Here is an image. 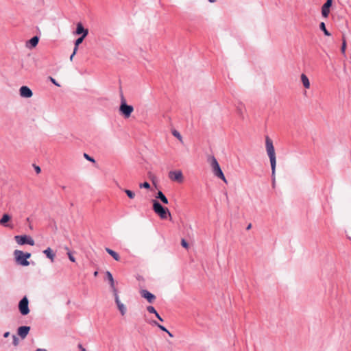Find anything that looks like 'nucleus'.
Listing matches in <instances>:
<instances>
[{"instance_id":"nucleus-32","label":"nucleus","mask_w":351,"mask_h":351,"mask_svg":"<svg viewBox=\"0 0 351 351\" xmlns=\"http://www.w3.org/2000/svg\"><path fill=\"white\" fill-rule=\"evenodd\" d=\"M84 156L87 160L90 161L92 162H95V159L93 157L90 156L88 154L84 153Z\"/></svg>"},{"instance_id":"nucleus-34","label":"nucleus","mask_w":351,"mask_h":351,"mask_svg":"<svg viewBox=\"0 0 351 351\" xmlns=\"http://www.w3.org/2000/svg\"><path fill=\"white\" fill-rule=\"evenodd\" d=\"M68 256L71 261H72V262L75 261V257L72 255V254L71 252H68Z\"/></svg>"},{"instance_id":"nucleus-45","label":"nucleus","mask_w":351,"mask_h":351,"mask_svg":"<svg viewBox=\"0 0 351 351\" xmlns=\"http://www.w3.org/2000/svg\"><path fill=\"white\" fill-rule=\"evenodd\" d=\"M97 274H98V272H97V271H95V272L94 273V276H96L97 275Z\"/></svg>"},{"instance_id":"nucleus-11","label":"nucleus","mask_w":351,"mask_h":351,"mask_svg":"<svg viewBox=\"0 0 351 351\" xmlns=\"http://www.w3.org/2000/svg\"><path fill=\"white\" fill-rule=\"evenodd\" d=\"M140 293L141 297L146 299L149 303H152L156 299V296L146 289L141 290Z\"/></svg>"},{"instance_id":"nucleus-39","label":"nucleus","mask_w":351,"mask_h":351,"mask_svg":"<svg viewBox=\"0 0 351 351\" xmlns=\"http://www.w3.org/2000/svg\"><path fill=\"white\" fill-rule=\"evenodd\" d=\"M75 54V53H74V51H73V53L71 55V56H70V60H71V61H72L73 58L74 57Z\"/></svg>"},{"instance_id":"nucleus-41","label":"nucleus","mask_w":351,"mask_h":351,"mask_svg":"<svg viewBox=\"0 0 351 351\" xmlns=\"http://www.w3.org/2000/svg\"><path fill=\"white\" fill-rule=\"evenodd\" d=\"M238 112H239V113L240 114V115H241V116H242V115H243V112H242V110H241V108H238Z\"/></svg>"},{"instance_id":"nucleus-30","label":"nucleus","mask_w":351,"mask_h":351,"mask_svg":"<svg viewBox=\"0 0 351 351\" xmlns=\"http://www.w3.org/2000/svg\"><path fill=\"white\" fill-rule=\"evenodd\" d=\"M20 253L26 260L29 258L31 256V254L29 252H23V251L20 250Z\"/></svg>"},{"instance_id":"nucleus-29","label":"nucleus","mask_w":351,"mask_h":351,"mask_svg":"<svg viewBox=\"0 0 351 351\" xmlns=\"http://www.w3.org/2000/svg\"><path fill=\"white\" fill-rule=\"evenodd\" d=\"M346 48V42L344 38H343V43L341 48V51L343 53H345Z\"/></svg>"},{"instance_id":"nucleus-19","label":"nucleus","mask_w":351,"mask_h":351,"mask_svg":"<svg viewBox=\"0 0 351 351\" xmlns=\"http://www.w3.org/2000/svg\"><path fill=\"white\" fill-rule=\"evenodd\" d=\"M156 198L159 199L164 204H169L168 199L166 197V196L161 191H158L156 195Z\"/></svg>"},{"instance_id":"nucleus-5","label":"nucleus","mask_w":351,"mask_h":351,"mask_svg":"<svg viewBox=\"0 0 351 351\" xmlns=\"http://www.w3.org/2000/svg\"><path fill=\"white\" fill-rule=\"evenodd\" d=\"M14 239L16 242L21 245L25 244L34 245L35 243L34 239L30 236L27 235H16Z\"/></svg>"},{"instance_id":"nucleus-18","label":"nucleus","mask_w":351,"mask_h":351,"mask_svg":"<svg viewBox=\"0 0 351 351\" xmlns=\"http://www.w3.org/2000/svg\"><path fill=\"white\" fill-rule=\"evenodd\" d=\"M43 253L46 255V256L51 260V262H53L56 254L53 252V250L50 247H47L46 250L43 251Z\"/></svg>"},{"instance_id":"nucleus-2","label":"nucleus","mask_w":351,"mask_h":351,"mask_svg":"<svg viewBox=\"0 0 351 351\" xmlns=\"http://www.w3.org/2000/svg\"><path fill=\"white\" fill-rule=\"evenodd\" d=\"M153 210L162 219H166L168 217H171V213L169 209L164 207L156 199H152Z\"/></svg>"},{"instance_id":"nucleus-6","label":"nucleus","mask_w":351,"mask_h":351,"mask_svg":"<svg viewBox=\"0 0 351 351\" xmlns=\"http://www.w3.org/2000/svg\"><path fill=\"white\" fill-rule=\"evenodd\" d=\"M19 310L22 315H26L29 313V301L26 296H24L19 303Z\"/></svg>"},{"instance_id":"nucleus-4","label":"nucleus","mask_w":351,"mask_h":351,"mask_svg":"<svg viewBox=\"0 0 351 351\" xmlns=\"http://www.w3.org/2000/svg\"><path fill=\"white\" fill-rule=\"evenodd\" d=\"M134 111V108L131 105H128L123 95H121V101L119 106V112L125 119L131 116L132 112Z\"/></svg>"},{"instance_id":"nucleus-37","label":"nucleus","mask_w":351,"mask_h":351,"mask_svg":"<svg viewBox=\"0 0 351 351\" xmlns=\"http://www.w3.org/2000/svg\"><path fill=\"white\" fill-rule=\"evenodd\" d=\"M35 171L37 173H39L41 171V169L38 166H35Z\"/></svg>"},{"instance_id":"nucleus-8","label":"nucleus","mask_w":351,"mask_h":351,"mask_svg":"<svg viewBox=\"0 0 351 351\" xmlns=\"http://www.w3.org/2000/svg\"><path fill=\"white\" fill-rule=\"evenodd\" d=\"M169 177L171 180L178 182L183 181V175L181 171H171L169 173Z\"/></svg>"},{"instance_id":"nucleus-28","label":"nucleus","mask_w":351,"mask_h":351,"mask_svg":"<svg viewBox=\"0 0 351 351\" xmlns=\"http://www.w3.org/2000/svg\"><path fill=\"white\" fill-rule=\"evenodd\" d=\"M147 311L149 313H153V314H156L157 313V311H156L155 308L152 306H148L147 307Z\"/></svg>"},{"instance_id":"nucleus-36","label":"nucleus","mask_w":351,"mask_h":351,"mask_svg":"<svg viewBox=\"0 0 351 351\" xmlns=\"http://www.w3.org/2000/svg\"><path fill=\"white\" fill-rule=\"evenodd\" d=\"M155 315L160 322H163V319L160 317V315L158 313H156L155 314Z\"/></svg>"},{"instance_id":"nucleus-13","label":"nucleus","mask_w":351,"mask_h":351,"mask_svg":"<svg viewBox=\"0 0 351 351\" xmlns=\"http://www.w3.org/2000/svg\"><path fill=\"white\" fill-rule=\"evenodd\" d=\"M30 330V327L27 326H23L18 328L17 334L19 336L21 337V339H25L28 335Z\"/></svg>"},{"instance_id":"nucleus-23","label":"nucleus","mask_w":351,"mask_h":351,"mask_svg":"<svg viewBox=\"0 0 351 351\" xmlns=\"http://www.w3.org/2000/svg\"><path fill=\"white\" fill-rule=\"evenodd\" d=\"M319 29L324 32L325 36H330L331 35L330 33L327 30L325 23L321 22L319 23Z\"/></svg>"},{"instance_id":"nucleus-33","label":"nucleus","mask_w":351,"mask_h":351,"mask_svg":"<svg viewBox=\"0 0 351 351\" xmlns=\"http://www.w3.org/2000/svg\"><path fill=\"white\" fill-rule=\"evenodd\" d=\"M181 245L183 247L187 249L189 247V243H187V241L182 239V241H181Z\"/></svg>"},{"instance_id":"nucleus-42","label":"nucleus","mask_w":351,"mask_h":351,"mask_svg":"<svg viewBox=\"0 0 351 351\" xmlns=\"http://www.w3.org/2000/svg\"><path fill=\"white\" fill-rule=\"evenodd\" d=\"M251 227H252V224H251V223H250V224L247 226L246 229H247V230H250V229L251 228Z\"/></svg>"},{"instance_id":"nucleus-40","label":"nucleus","mask_w":351,"mask_h":351,"mask_svg":"<svg viewBox=\"0 0 351 351\" xmlns=\"http://www.w3.org/2000/svg\"><path fill=\"white\" fill-rule=\"evenodd\" d=\"M79 348L81 349V351H86V349L82 346V345H79Z\"/></svg>"},{"instance_id":"nucleus-7","label":"nucleus","mask_w":351,"mask_h":351,"mask_svg":"<svg viewBox=\"0 0 351 351\" xmlns=\"http://www.w3.org/2000/svg\"><path fill=\"white\" fill-rule=\"evenodd\" d=\"M14 256L15 261L18 264L22 266H28L29 265V262L21 254L20 250H14Z\"/></svg>"},{"instance_id":"nucleus-12","label":"nucleus","mask_w":351,"mask_h":351,"mask_svg":"<svg viewBox=\"0 0 351 351\" xmlns=\"http://www.w3.org/2000/svg\"><path fill=\"white\" fill-rule=\"evenodd\" d=\"M114 295L115 302L117 305V307H118L121 314L122 315H124L126 313V308H125V305L123 303H121V301L119 300L118 292L114 293Z\"/></svg>"},{"instance_id":"nucleus-17","label":"nucleus","mask_w":351,"mask_h":351,"mask_svg":"<svg viewBox=\"0 0 351 351\" xmlns=\"http://www.w3.org/2000/svg\"><path fill=\"white\" fill-rule=\"evenodd\" d=\"M38 41L39 38L37 36H33L27 42L26 46L30 49L34 48L38 45Z\"/></svg>"},{"instance_id":"nucleus-26","label":"nucleus","mask_w":351,"mask_h":351,"mask_svg":"<svg viewBox=\"0 0 351 351\" xmlns=\"http://www.w3.org/2000/svg\"><path fill=\"white\" fill-rule=\"evenodd\" d=\"M172 134L175 137H176L178 139H179L180 141H182V137L180 133L178 131H177L176 130H173L172 131Z\"/></svg>"},{"instance_id":"nucleus-43","label":"nucleus","mask_w":351,"mask_h":351,"mask_svg":"<svg viewBox=\"0 0 351 351\" xmlns=\"http://www.w3.org/2000/svg\"><path fill=\"white\" fill-rule=\"evenodd\" d=\"M170 337H173V335L168 330V332H166Z\"/></svg>"},{"instance_id":"nucleus-31","label":"nucleus","mask_w":351,"mask_h":351,"mask_svg":"<svg viewBox=\"0 0 351 351\" xmlns=\"http://www.w3.org/2000/svg\"><path fill=\"white\" fill-rule=\"evenodd\" d=\"M12 339H13V341H12L13 345L15 346H18L19 343V338L16 335H14L12 336Z\"/></svg>"},{"instance_id":"nucleus-25","label":"nucleus","mask_w":351,"mask_h":351,"mask_svg":"<svg viewBox=\"0 0 351 351\" xmlns=\"http://www.w3.org/2000/svg\"><path fill=\"white\" fill-rule=\"evenodd\" d=\"M152 324L157 326L161 330L164 332H168V330L165 326L160 325L156 321H153Z\"/></svg>"},{"instance_id":"nucleus-44","label":"nucleus","mask_w":351,"mask_h":351,"mask_svg":"<svg viewBox=\"0 0 351 351\" xmlns=\"http://www.w3.org/2000/svg\"><path fill=\"white\" fill-rule=\"evenodd\" d=\"M208 1L210 2V3H213V2H215L216 0H208Z\"/></svg>"},{"instance_id":"nucleus-38","label":"nucleus","mask_w":351,"mask_h":351,"mask_svg":"<svg viewBox=\"0 0 351 351\" xmlns=\"http://www.w3.org/2000/svg\"><path fill=\"white\" fill-rule=\"evenodd\" d=\"M9 335H10V332H6L4 333L3 337L5 338H7V337H9Z\"/></svg>"},{"instance_id":"nucleus-15","label":"nucleus","mask_w":351,"mask_h":351,"mask_svg":"<svg viewBox=\"0 0 351 351\" xmlns=\"http://www.w3.org/2000/svg\"><path fill=\"white\" fill-rule=\"evenodd\" d=\"M106 275L107 280L109 281V283H110V287L112 289L113 293H117L118 291L114 286V280L112 274L110 271H107L106 273Z\"/></svg>"},{"instance_id":"nucleus-9","label":"nucleus","mask_w":351,"mask_h":351,"mask_svg":"<svg viewBox=\"0 0 351 351\" xmlns=\"http://www.w3.org/2000/svg\"><path fill=\"white\" fill-rule=\"evenodd\" d=\"M332 0H326L322 7V15L324 18H327L330 13V8L332 6Z\"/></svg>"},{"instance_id":"nucleus-14","label":"nucleus","mask_w":351,"mask_h":351,"mask_svg":"<svg viewBox=\"0 0 351 351\" xmlns=\"http://www.w3.org/2000/svg\"><path fill=\"white\" fill-rule=\"evenodd\" d=\"M75 34L77 35L84 36V37H86V36L88 34V29H85L81 23H78L77 24Z\"/></svg>"},{"instance_id":"nucleus-3","label":"nucleus","mask_w":351,"mask_h":351,"mask_svg":"<svg viewBox=\"0 0 351 351\" xmlns=\"http://www.w3.org/2000/svg\"><path fill=\"white\" fill-rule=\"evenodd\" d=\"M213 172L215 176L221 179L223 182H227V180L224 176V174L215 156H211L208 159Z\"/></svg>"},{"instance_id":"nucleus-16","label":"nucleus","mask_w":351,"mask_h":351,"mask_svg":"<svg viewBox=\"0 0 351 351\" xmlns=\"http://www.w3.org/2000/svg\"><path fill=\"white\" fill-rule=\"evenodd\" d=\"M10 219H11V217L8 214H4L2 217V218L0 219V224L5 227H8V228H13L12 225L7 223L10 220Z\"/></svg>"},{"instance_id":"nucleus-24","label":"nucleus","mask_w":351,"mask_h":351,"mask_svg":"<svg viewBox=\"0 0 351 351\" xmlns=\"http://www.w3.org/2000/svg\"><path fill=\"white\" fill-rule=\"evenodd\" d=\"M124 192L126 193V195H128V197L130 199H134V198L135 193L132 191L129 190V189H124Z\"/></svg>"},{"instance_id":"nucleus-1","label":"nucleus","mask_w":351,"mask_h":351,"mask_svg":"<svg viewBox=\"0 0 351 351\" xmlns=\"http://www.w3.org/2000/svg\"><path fill=\"white\" fill-rule=\"evenodd\" d=\"M265 146H266V151H267V155L269 158L270 164H271L272 186L275 187V184H276L275 173H276V154H275L274 147L273 145V141L269 136H266V138H265Z\"/></svg>"},{"instance_id":"nucleus-20","label":"nucleus","mask_w":351,"mask_h":351,"mask_svg":"<svg viewBox=\"0 0 351 351\" xmlns=\"http://www.w3.org/2000/svg\"><path fill=\"white\" fill-rule=\"evenodd\" d=\"M106 252L110 254L115 261H119L121 258H120V256L119 255L118 253H117L115 251L108 248V247H106Z\"/></svg>"},{"instance_id":"nucleus-22","label":"nucleus","mask_w":351,"mask_h":351,"mask_svg":"<svg viewBox=\"0 0 351 351\" xmlns=\"http://www.w3.org/2000/svg\"><path fill=\"white\" fill-rule=\"evenodd\" d=\"M86 37H84V36H80L78 38H77L75 41V47H74V53H76L77 49H78V47H79V45L81 44L84 39Z\"/></svg>"},{"instance_id":"nucleus-10","label":"nucleus","mask_w":351,"mask_h":351,"mask_svg":"<svg viewBox=\"0 0 351 351\" xmlns=\"http://www.w3.org/2000/svg\"><path fill=\"white\" fill-rule=\"evenodd\" d=\"M19 93L21 97L24 98H29L33 95L32 90L26 86H21L19 89Z\"/></svg>"},{"instance_id":"nucleus-21","label":"nucleus","mask_w":351,"mask_h":351,"mask_svg":"<svg viewBox=\"0 0 351 351\" xmlns=\"http://www.w3.org/2000/svg\"><path fill=\"white\" fill-rule=\"evenodd\" d=\"M301 80H302V82L303 84V86L306 88H309V87H310V82L308 80V78L307 77V76L305 74H302L301 75Z\"/></svg>"},{"instance_id":"nucleus-35","label":"nucleus","mask_w":351,"mask_h":351,"mask_svg":"<svg viewBox=\"0 0 351 351\" xmlns=\"http://www.w3.org/2000/svg\"><path fill=\"white\" fill-rule=\"evenodd\" d=\"M49 78H50L51 82L53 84H55V85H56V86H60V84H59L56 81V80H55V79H53V77H50Z\"/></svg>"},{"instance_id":"nucleus-27","label":"nucleus","mask_w":351,"mask_h":351,"mask_svg":"<svg viewBox=\"0 0 351 351\" xmlns=\"http://www.w3.org/2000/svg\"><path fill=\"white\" fill-rule=\"evenodd\" d=\"M139 186H140V188H144V189H150V184L147 182H145L143 183H141Z\"/></svg>"}]
</instances>
